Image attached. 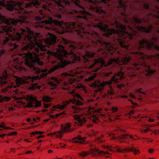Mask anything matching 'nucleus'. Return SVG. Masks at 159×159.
<instances>
[{
    "label": "nucleus",
    "instance_id": "nucleus-36",
    "mask_svg": "<svg viewBox=\"0 0 159 159\" xmlns=\"http://www.w3.org/2000/svg\"><path fill=\"white\" fill-rule=\"evenodd\" d=\"M44 99L46 100L47 101H50L51 100V98L48 96L45 97L44 98Z\"/></svg>",
    "mask_w": 159,
    "mask_h": 159
},
{
    "label": "nucleus",
    "instance_id": "nucleus-23",
    "mask_svg": "<svg viewBox=\"0 0 159 159\" xmlns=\"http://www.w3.org/2000/svg\"><path fill=\"white\" fill-rule=\"evenodd\" d=\"M104 141V140L103 139V136L102 135L97 138L95 139V142L98 143H102Z\"/></svg>",
    "mask_w": 159,
    "mask_h": 159
},
{
    "label": "nucleus",
    "instance_id": "nucleus-39",
    "mask_svg": "<svg viewBox=\"0 0 159 159\" xmlns=\"http://www.w3.org/2000/svg\"><path fill=\"white\" fill-rule=\"evenodd\" d=\"M35 133L36 134H41L43 133V132L39 131H36Z\"/></svg>",
    "mask_w": 159,
    "mask_h": 159
},
{
    "label": "nucleus",
    "instance_id": "nucleus-3",
    "mask_svg": "<svg viewBox=\"0 0 159 159\" xmlns=\"http://www.w3.org/2000/svg\"><path fill=\"white\" fill-rule=\"evenodd\" d=\"M84 101V98L79 94L76 93L73 95V100L69 99V100H66L63 102L61 105L57 104L53 106L52 108L63 110L65 108L66 106L70 103H72L76 106L82 105Z\"/></svg>",
    "mask_w": 159,
    "mask_h": 159
},
{
    "label": "nucleus",
    "instance_id": "nucleus-17",
    "mask_svg": "<svg viewBox=\"0 0 159 159\" xmlns=\"http://www.w3.org/2000/svg\"><path fill=\"white\" fill-rule=\"evenodd\" d=\"M51 80L52 81L48 82V84L51 86V89H54L56 88L57 84L60 83V80L56 77H52Z\"/></svg>",
    "mask_w": 159,
    "mask_h": 159
},
{
    "label": "nucleus",
    "instance_id": "nucleus-50",
    "mask_svg": "<svg viewBox=\"0 0 159 159\" xmlns=\"http://www.w3.org/2000/svg\"><path fill=\"white\" fill-rule=\"evenodd\" d=\"M18 60H19V58H15L14 59V61L17 62L18 61Z\"/></svg>",
    "mask_w": 159,
    "mask_h": 159
},
{
    "label": "nucleus",
    "instance_id": "nucleus-14",
    "mask_svg": "<svg viewBox=\"0 0 159 159\" xmlns=\"http://www.w3.org/2000/svg\"><path fill=\"white\" fill-rule=\"evenodd\" d=\"M92 154L93 156H95L96 155H98L100 156H105L106 157H110V155H111L109 152H104L103 151H100L98 149L95 148L92 149Z\"/></svg>",
    "mask_w": 159,
    "mask_h": 159
},
{
    "label": "nucleus",
    "instance_id": "nucleus-37",
    "mask_svg": "<svg viewBox=\"0 0 159 159\" xmlns=\"http://www.w3.org/2000/svg\"><path fill=\"white\" fill-rule=\"evenodd\" d=\"M128 101H130L131 103L133 105L136 106L137 105V104L136 103L133 102L131 100L128 99Z\"/></svg>",
    "mask_w": 159,
    "mask_h": 159
},
{
    "label": "nucleus",
    "instance_id": "nucleus-29",
    "mask_svg": "<svg viewBox=\"0 0 159 159\" xmlns=\"http://www.w3.org/2000/svg\"><path fill=\"white\" fill-rule=\"evenodd\" d=\"M142 90V89H141V88L139 89H137V92H138L139 93H141L143 94H145V92L141 91Z\"/></svg>",
    "mask_w": 159,
    "mask_h": 159
},
{
    "label": "nucleus",
    "instance_id": "nucleus-46",
    "mask_svg": "<svg viewBox=\"0 0 159 159\" xmlns=\"http://www.w3.org/2000/svg\"><path fill=\"white\" fill-rule=\"evenodd\" d=\"M44 135H39L37 137V139H39L40 138L44 137Z\"/></svg>",
    "mask_w": 159,
    "mask_h": 159
},
{
    "label": "nucleus",
    "instance_id": "nucleus-7",
    "mask_svg": "<svg viewBox=\"0 0 159 159\" xmlns=\"http://www.w3.org/2000/svg\"><path fill=\"white\" fill-rule=\"evenodd\" d=\"M74 119V123L77 125L82 126L87 121V117L85 115H80L77 114L72 115Z\"/></svg>",
    "mask_w": 159,
    "mask_h": 159
},
{
    "label": "nucleus",
    "instance_id": "nucleus-38",
    "mask_svg": "<svg viewBox=\"0 0 159 159\" xmlns=\"http://www.w3.org/2000/svg\"><path fill=\"white\" fill-rule=\"evenodd\" d=\"M96 11V12L97 13L102 12V13H106V11L102 10V11Z\"/></svg>",
    "mask_w": 159,
    "mask_h": 159
},
{
    "label": "nucleus",
    "instance_id": "nucleus-24",
    "mask_svg": "<svg viewBox=\"0 0 159 159\" xmlns=\"http://www.w3.org/2000/svg\"><path fill=\"white\" fill-rule=\"evenodd\" d=\"M72 109L73 110V112L75 113H78L80 111V108L78 107H76L75 106H72Z\"/></svg>",
    "mask_w": 159,
    "mask_h": 159
},
{
    "label": "nucleus",
    "instance_id": "nucleus-42",
    "mask_svg": "<svg viewBox=\"0 0 159 159\" xmlns=\"http://www.w3.org/2000/svg\"><path fill=\"white\" fill-rule=\"evenodd\" d=\"M6 135V134H0V137H1V138H3Z\"/></svg>",
    "mask_w": 159,
    "mask_h": 159
},
{
    "label": "nucleus",
    "instance_id": "nucleus-6",
    "mask_svg": "<svg viewBox=\"0 0 159 159\" xmlns=\"http://www.w3.org/2000/svg\"><path fill=\"white\" fill-rule=\"evenodd\" d=\"M39 79L38 76H35L31 77L30 76H24L23 79L20 78H18L16 81V83L17 86H19L22 84H29L30 81L27 80H30L32 82H34L35 80H37Z\"/></svg>",
    "mask_w": 159,
    "mask_h": 159
},
{
    "label": "nucleus",
    "instance_id": "nucleus-57",
    "mask_svg": "<svg viewBox=\"0 0 159 159\" xmlns=\"http://www.w3.org/2000/svg\"><path fill=\"white\" fill-rule=\"evenodd\" d=\"M35 134H36L35 133V132H32V133H31V134H33V135H34Z\"/></svg>",
    "mask_w": 159,
    "mask_h": 159
},
{
    "label": "nucleus",
    "instance_id": "nucleus-16",
    "mask_svg": "<svg viewBox=\"0 0 159 159\" xmlns=\"http://www.w3.org/2000/svg\"><path fill=\"white\" fill-rule=\"evenodd\" d=\"M86 139L85 137H81L80 135H78L73 139L74 141L73 142L79 143L81 144H85L88 143V142L86 141L85 139Z\"/></svg>",
    "mask_w": 159,
    "mask_h": 159
},
{
    "label": "nucleus",
    "instance_id": "nucleus-18",
    "mask_svg": "<svg viewBox=\"0 0 159 159\" xmlns=\"http://www.w3.org/2000/svg\"><path fill=\"white\" fill-rule=\"evenodd\" d=\"M143 65L145 68L146 75L148 76L153 74L156 72L155 70H151L150 69V66L149 65L146 64L145 63H143Z\"/></svg>",
    "mask_w": 159,
    "mask_h": 159
},
{
    "label": "nucleus",
    "instance_id": "nucleus-8",
    "mask_svg": "<svg viewBox=\"0 0 159 159\" xmlns=\"http://www.w3.org/2000/svg\"><path fill=\"white\" fill-rule=\"evenodd\" d=\"M33 6L38 7H42V8L44 9V10H50L49 8H47L48 5L47 4H42L40 2V0H32V1L30 3H27L25 6L26 8L31 7Z\"/></svg>",
    "mask_w": 159,
    "mask_h": 159
},
{
    "label": "nucleus",
    "instance_id": "nucleus-34",
    "mask_svg": "<svg viewBox=\"0 0 159 159\" xmlns=\"http://www.w3.org/2000/svg\"><path fill=\"white\" fill-rule=\"evenodd\" d=\"M55 16L59 19H61L62 17V16L60 14H56L55 15Z\"/></svg>",
    "mask_w": 159,
    "mask_h": 159
},
{
    "label": "nucleus",
    "instance_id": "nucleus-43",
    "mask_svg": "<svg viewBox=\"0 0 159 159\" xmlns=\"http://www.w3.org/2000/svg\"><path fill=\"white\" fill-rule=\"evenodd\" d=\"M134 113V111L133 110H131L129 111V113L130 115H132V114H133Z\"/></svg>",
    "mask_w": 159,
    "mask_h": 159
},
{
    "label": "nucleus",
    "instance_id": "nucleus-27",
    "mask_svg": "<svg viewBox=\"0 0 159 159\" xmlns=\"http://www.w3.org/2000/svg\"><path fill=\"white\" fill-rule=\"evenodd\" d=\"M111 109L113 113L116 112L118 110L117 108L115 107H112Z\"/></svg>",
    "mask_w": 159,
    "mask_h": 159
},
{
    "label": "nucleus",
    "instance_id": "nucleus-1",
    "mask_svg": "<svg viewBox=\"0 0 159 159\" xmlns=\"http://www.w3.org/2000/svg\"><path fill=\"white\" fill-rule=\"evenodd\" d=\"M27 18L24 15L14 19L1 15L0 27L2 30L0 31V38L2 45L9 48L11 51L17 48L18 45L10 43V41H23L25 45L22 49L27 51L24 53L25 64L34 72L42 73L41 76L44 77L48 73L76 61L89 62L95 55L94 52H87L81 58L73 52L75 46L62 38V43L66 46V49H70L67 52L65 47L57 43V37L50 33H48L49 37L45 41L47 46L44 45L41 40L36 39L40 37L39 34H35L27 26Z\"/></svg>",
    "mask_w": 159,
    "mask_h": 159
},
{
    "label": "nucleus",
    "instance_id": "nucleus-55",
    "mask_svg": "<svg viewBox=\"0 0 159 159\" xmlns=\"http://www.w3.org/2000/svg\"><path fill=\"white\" fill-rule=\"evenodd\" d=\"M52 152V150H48V153H51V152Z\"/></svg>",
    "mask_w": 159,
    "mask_h": 159
},
{
    "label": "nucleus",
    "instance_id": "nucleus-51",
    "mask_svg": "<svg viewBox=\"0 0 159 159\" xmlns=\"http://www.w3.org/2000/svg\"><path fill=\"white\" fill-rule=\"evenodd\" d=\"M4 129H11V128H10L9 127H5H5H4Z\"/></svg>",
    "mask_w": 159,
    "mask_h": 159
},
{
    "label": "nucleus",
    "instance_id": "nucleus-26",
    "mask_svg": "<svg viewBox=\"0 0 159 159\" xmlns=\"http://www.w3.org/2000/svg\"><path fill=\"white\" fill-rule=\"evenodd\" d=\"M87 154V153L86 152L83 151L82 153H79L78 155L80 156L81 157H83L86 156Z\"/></svg>",
    "mask_w": 159,
    "mask_h": 159
},
{
    "label": "nucleus",
    "instance_id": "nucleus-56",
    "mask_svg": "<svg viewBox=\"0 0 159 159\" xmlns=\"http://www.w3.org/2000/svg\"><path fill=\"white\" fill-rule=\"evenodd\" d=\"M48 111V110L46 109H43V111L44 112H45L46 111Z\"/></svg>",
    "mask_w": 159,
    "mask_h": 159
},
{
    "label": "nucleus",
    "instance_id": "nucleus-19",
    "mask_svg": "<svg viewBox=\"0 0 159 159\" xmlns=\"http://www.w3.org/2000/svg\"><path fill=\"white\" fill-rule=\"evenodd\" d=\"M38 85V83L32 84L30 86L28 87V89L29 90H34L36 89H40L41 88V86L40 85Z\"/></svg>",
    "mask_w": 159,
    "mask_h": 159
},
{
    "label": "nucleus",
    "instance_id": "nucleus-59",
    "mask_svg": "<svg viewBox=\"0 0 159 159\" xmlns=\"http://www.w3.org/2000/svg\"><path fill=\"white\" fill-rule=\"evenodd\" d=\"M48 119H47V120L45 119L44 120V122H47L48 121Z\"/></svg>",
    "mask_w": 159,
    "mask_h": 159
},
{
    "label": "nucleus",
    "instance_id": "nucleus-49",
    "mask_svg": "<svg viewBox=\"0 0 159 159\" xmlns=\"http://www.w3.org/2000/svg\"><path fill=\"white\" fill-rule=\"evenodd\" d=\"M14 109V108H13L11 107H10L9 108V110L10 111H11V110H13Z\"/></svg>",
    "mask_w": 159,
    "mask_h": 159
},
{
    "label": "nucleus",
    "instance_id": "nucleus-2",
    "mask_svg": "<svg viewBox=\"0 0 159 159\" xmlns=\"http://www.w3.org/2000/svg\"><path fill=\"white\" fill-rule=\"evenodd\" d=\"M120 71L112 76L111 80L106 81H103L102 82H98L97 84H94V87L97 89L99 91L101 92L102 91L104 86L108 85L109 89L107 90V93L105 94V95L107 97L109 96H112L114 94V90L111 86V84L113 82L115 83H118L120 80L124 78V73L122 71H123L122 67H120Z\"/></svg>",
    "mask_w": 159,
    "mask_h": 159
},
{
    "label": "nucleus",
    "instance_id": "nucleus-9",
    "mask_svg": "<svg viewBox=\"0 0 159 159\" xmlns=\"http://www.w3.org/2000/svg\"><path fill=\"white\" fill-rule=\"evenodd\" d=\"M70 128V125L69 123H66L65 125H61V130L56 132L55 134L57 137L61 138L62 136V134L64 132H70L72 131Z\"/></svg>",
    "mask_w": 159,
    "mask_h": 159
},
{
    "label": "nucleus",
    "instance_id": "nucleus-13",
    "mask_svg": "<svg viewBox=\"0 0 159 159\" xmlns=\"http://www.w3.org/2000/svg\"><path fill=\"white\" fill-rule=\"evenodd\" d=\"M41 101H39L35 98H33L30 101L27 103L26 107H34L37 108L41 106Z\"/></svg>",
    "mask_w": 159,
    "mask_h": 159
},
{
    "label": "nucleus",
    "instance_id": "nucleus-35",
    "mask_svg": "<svg viewBox=\"0 0 159 159\" xmlns=\"http://www.w3.org/2000/svg\"><path fill=\"white\" fill-rule=\"evenodd\" d=\"M149 130V128H148L146 129H143V130L142 129H140V130L141 133H143V131H144L145 133H146L147 131H148Z\"/></svg>",
    "mask_w": 159,
    "mask_h": 159
},
{
    "label": "nucleus",
    "instance_id": "nucleus-4",
    "mask_svg": "<svg viewBox=\"0 0 159 159\" xmlns=\"http://www.w3.org/2000/svg\"><path fill=\"white\" fill-rule=\"evenodd\" d=\"M8 75L6 70H5L0 75V85L3 86L5 85V88L3 89L2 91L4 92H8L11 94L13 92L16 93V86L13 84H8L7 83Z\"/></svg>",
    "mask_w": 159,
    "mask_h": 159
},
{
    "label": "nucleus",
    "instance_id": "nucleus-52",
    "mask_svg": "<svg viewBox=\"0 0 159 159\" xmlns=\"http://www.w3.org/2000/svg\"><path fill=\"white\" fill-rule=\"evenodd\" d=\"M107 149L109 150L110 151H112V150L110 148V147H107Z\"/></svg>",
    "mask_w": 159,
    "mask_h": 159
},
{
    "label": "nucleus",
    "instance_id": "nucleus-61",
    "mask_svg": "<svg viewBox=\"0 0 159 159\" xmlns=\"http://www.w3.org/2000/svg\"><path fill=\"white\" fill-rule=\"evenodd\" d=\"M33 120L34 121H36V119L35 118H33Z\"/></svg>",
    "mask_w": 159,
    "mask_h": 159
},
{
    "label": "nucleus",
    "instance_id": "nucleus-47",
    "mask_svg": "<svg viewBox=\"0 0 159 159\" xmlns=\"http://www.w3.org/2000/svg\"><path fill=\"white\" fill-rule=\"evenodd\" d=\"M154 121V120L150 118L148 119V121L149 122H153Z\"/></svg>",
    "mask_w": 159,
    "mask_h": 159
},
{
    "label": "nucleus",
    "instance_id": "nucleus-53",
    "mask_svg": "<svg viewBox=\"0 0 159 159\" xmlns=\"http://www.w3.org/2000/svg\"><path fill=\"white\" fill-rule=\"evenodd\" d=\"M31 121V119L30 118H28L27 119V121L28 122H30Z\"/></svg>",
    "mask_w": 159,
    "mask_h": 159
},
{
    "label": "nucleus",
    "instance_id": "nucleus-33",
    "mask_svg": "<svg viewBox=\"0 0 159 159\" xmlns=\"http://www.w3.org/2000/svg\"><path fill=\"white\" fill-rule=\"evenodd\" d=\"M123 87H124V85L123 84H118V85L117 86V88L120 89H121V88Z\"/></svg>",
    "mask_w": 159,
    "mask_h": 159
},
{
    "label": "nucleus",
    "instance_id": "nucleus-41",
    "mask_svg": "<svg viewBox=\"0 0 159 159\" xmlns=\"http://www.w3.org/2000/svg\"><path fill=\"white\" fill-rule=\"evenodd\" d=\"M129 96L130 97L132 98H135V96L134 95L132 94V93H130L129 94Z\"/></svg>",
    "mask_w": 159,
    "mask_h": 159
},
{
    "label": "nucleus",
    "instance_id": "nucleus-22",
    "mask_svg": "<svg viewBox=\"0 0 159 159\" xmlns=\"http://www.w3.org/2000/svg\"><path fill=\"white\" fill-rule=\"evenodd\" d=\"M66 115H67L65 111H63V112L59 114H57L55 115H50L49 116V117L51 118L54 119V118H57V117H58V116H61L63 115H64L65 116H66Z\"/></svg>",
    "mask_w": 159,
    "mask_h": 159
},
{
    "label": "nucleus",
    "instance_id": "nucleus-5",
    "mask_svg": "<svg viewBox=\"0 0 159 159\" xmlns=\"http://www.w3.org/2000/svg\"><path fill=\"white\" fill-rule=\"evenodd\" d=\"M115 134L113 133H111L109 134V136L111 137V139L113 140H117L120 143H127V144H129V143L126 141H123L122 140H127L128 141H129V139L135 140V139L131 135H130L128 134H121L120 135H118L117 136H115Z\"/></svg>",
    "mask_w": 159,
    "mask_h": 159
},
{
    "label": "nucleus",
    "instance_id": "nucleus-28",
    "mask_svg": "<svg viewBox=\"0 0 159 159\" xmlns=\"http://www.w3.org/2000/svg\"><path fill=\"white\" fill-rule=\"evenodd\" d=\"M112 71L109 70V71L105 73V75L107 76H108L109 75L112 74Z\"/></svg>",
    "mask_w": 159,
    "mask_h": 159
},
{
    "label": "nucleus",
    "instance_id": "nucleus-20",
    "mask_svg": "<svg viewBox=\"0 0 159 159\" xmlns=\"http://www.w3.org/2000/svg\"><path fill=\"white\" fill-rule=\"evenodd\" d=\"M7 55V50L5 49H0V57L4 58Z\"/></svg>",
    "mask_w": 159,
    "mask_h": 159
},
{
    "label": "nucleus",
    "instance_id": "nucleus-31",
    "mask_svg": "<svg viewBox=\"0 0 159 159\" xmlns=\"http://www.w3.org/2000/svg\"><path fill=\"white\" fill-rule=\"evenodd\" d=\"M17 134V132H14L10 133L8 135H15Z\"/></svg>",
    "mask_w": 159,
    "mask_h": 159
},
{
    "label": "nucleus",
    "instance_id": "nucleus-62",
    "mask_svg": "<svg viewBox=\"0 0 159 159\" xmlns=\"http://www.w3.org/2000/svg\"><path fill=\"white\" fill-rule=\"evenodd\" d=\"M55 62H56V61H52V63H53V64H55Z\"/></svg>",
    "mask_w": 159,
    "mask_h": 159
},
{
    "label": "nucleus",
    "instance_id": "nucleus-63",
    "mask_svg": "<svg viewBox=\"0 0 159 159\" xmlns=\"http://www.w3.org/2000/svg\"><path fill=\"white\" fill-rule=\"evenodd\" d=\"M37 118L38 120H40V118L38 117H37Z\"/></svg>",
    "mask_w": 159,
    "mask_h": 159
},
{
    "label": "nucleus",
    "instance_id": "nucleus-45",
    "mask_svg": "<svg viewBox=\"0 0 159 159\" xmlns=\"http://www.w3.org/2000/svg\"><path fill=\"white\" fill-rule=\"evenodd\" d=\"M121 98H128V97H127V96L126 95H124L121 96Z\"/></svg>",
    "mask_w": 159,
    "mask_h": 159
},
{
    "label": "nucleus",
    "instance_id": "nucleus-58",
    "mask_svg": "<svg viewBox=\"0 0 159 159\" xmlns=\"http://www.w3.org/2000/svg\"><path fill=\"white\" fill-rule=\"evenodd\" d=\"M17 11V12L18 13H21V11H19V10H18V11Z\"/></svg>",
    "mask_w": 159,
    "mask_h": 159
},
{
    "label": "nucleus",
    "instance_id": "nucleus-44",
    "mask_svg": "<svg viewBox=\"0 0 159 159\" xmlns=\"http://www.w3.org/2000/svg\"><path fill=\"white\" fill-rule=\"evenodd\" d=\"M153 151V150L152 148H150L148 149V151L149 153H151Z\"/></svg>",
    "mask_w": 159,
    "mask_h": 159
},
{
    "label": "nucleus",
    "instance_id": "nucleus-64",
    "mask_svg": "<svg viewBox=\"0 0 159 159\" xmlns=\"http://www.w3.org/2000/svg\"><path fill=\"white\" fill-rule=\"evenodd\" d=\"M42 142V141H41V140H39V143H40V142Z\"/></svg>",
    "mask_w": 159,
    "mask_h": 159
},
{
    "label": "nucleus",
    "instance_id": "nucleus-12",
    "mask_svg": "<svg viewBox=\"0 0 159 159\" xmlns=\"http://www.w3.org/2000/svg\"><path fill=\"white\" fill-rule=\"evenodd\" d=\"M116 151L119 152L124 153L127 152H133L135 155H137L139 153V151L137 149L134 147L132 146L130 148H117Z\"/></svg>",
    "mask_w": 159,
    "mask_h": 159
},
{
    "label": "nucleus",
    "instance_id": "nucleus-30",
    "mask_svg": "<svg viewBox=\"0 0 159 159\" xmlns=\"http://www.w3.org/2000/svg\"><path fill=\"white\" fill-rule=\"evenodd\" d=\"M50 103H44V106L45 108H47L50 106Z\"/></svg>",
    "mask_w": 159,
    "mask_h": 159
},
{
    "label": "nucleus",
    "instance_id": "nucleus-15",
    "mask_svg": "<svg viewBox=\"0 0 159 159\" xmlns=\"http://www.w3.org/2000/svg\"><path fill=\"white\" fill-rule=\"evenodd\" d=\"M74 11V12L75 13H77L78 11ZM79 11L81 13L84 14V15L83 16H78V18H83L86 20L89 21V19L90 18L93 17V15L89 12L86 11Z\"/></svg>",
    "mask_w": 159,
    "mask_h": 159
},
{
    "label": "nucleus",
    "instance_id": "nucleus-25",
    "mask_svg": "<svg viewBox=\"0 0 159 159\" xmlns=\"http://www.w3.org/2000/svg\"><path fill=\"white\" fill-rule=\"evenodd\" d=\"M96 77V75H94L93 76H91L89 77L88 78L86 79V81H90L92 80H93L94 78Z\"/></svg>",
    "mask_w": 159,
    "mask_h": 159
},
{
    "label": "nucleus",
    "instance_id": "nucleus-11",
    "mask_svg": "<svg viewBox=\"0 0 159 159\" xmlns=\"http://www.w3.org/2000/svg\"><path fill=\"white\" fill-rule=\"evenodd\" d=\"M90 68L94 67L95 70L97 71L102 67V58L94 59L93 63L89 66Z\"/></svg>",
    "mask_w": 159,
    "mask_h": 159
},
{
    "label": "nucleus",
    "instance_id": "nucleus-60",
    "mask_svg": "<svg viewBox=\"0 0 159 159\" xmlns=\"http://www.w3.org/2000/svg\"><path fill=\"white\" fill-rule=\"evenodd\" d=\"M25 11V12L26 13H29V12L28 11H26V10H25V11Z\"/></svg>",
    "mask_w": 159,
    "mask_h": 159
},
{
    "label": "nucleus",
    "instance_id": "nucleus-48",
    "mask_svg": "<svg viewBox=\"0 0 159 159\" xmlns=\"http://www.w3.org/2000/svg\"><path fill=\"white\" fill-rule=\"evenodd\" d=\"M32 152V151H28L26 152V154H30Z\"/></svg>",
    "mask_w": 159,
    "mask_h": 159
},
{
    "label": "nucleus",
    "instance_id": "nucleus-54",
    "mask_svg": "<svg viewBox=\"0 0 159 159\" xmlns=\"http://www.w3.org/2000/svg\"><path fill=\"white\" fill-rule=\"evenodd\" d=\"M21 69L22 70H24L25 71H26L27 70V69L24 68V67H22V68H21Z\"/></svg>",
    "mask_w": 159,
    "mask_h": 159
},
{
    "label": "nucleus",
    "instance_id": "nucleus-32",
    "mask_svg": "<svg viewBox=\"0 0 159 159\" xmlns=\"http://www.w3.org/2000/svg\"><path fill=\"white\" fill-rule=\"evenodd\" d=\"M156 11V12L158 14V15H155L154 16L156 18L159 19V11Z\"/></svg>",
    "mask_w": 159,
    "mask_h": 159
},
{
    "label": "nucleus",
    "instance_id": "nucleus-10",
    "mask_svg": "<svg viewBox=\"0 0 159 159\" xmlns=\"http://www.w3.org/2000/svg\"><path fill=\"white\" fill-rule=\"evenodd\" d=\"M74 74H70L67 73H64L61 74V76L64 77L65 84H72L76 81L75 78H74L73 76Z\"/></svg>",
    "mask_w": 159,
    "mask_h": 159
},
{
    "label": "nucleus",
    "instance_id": "nucleus-40",
    "mask_svg": "<svg viewBox=\"0 0 159 159\" xmlns=\"http://www.w3.org/2000/svg\"><path fill=\"white\" fill-rule=\"evenodd\" d=\"M4 123L3 122H2L1 123V124L0 125V128H2L4 129V127H5Z\"/></svg>",
    "mask_w": 159,
    "mask_h": 159
},
{
    "label": "nucleus",
    "instance_id": "nucleus-21",
    "mask_svg": "<svg viewBox=\"0 0 159 159\" xmlns=\"http://www.w3.org/2000/svg\"><path fill=\"white\" fill-rule=\"evenodd\" d=\"M11 98L10 97L7 96H5L2 97L1 95H0V102H8L11 99Z\"/></svg>",
    "mask_w": 159,
    "mask_h": 159
}]
</instances>
